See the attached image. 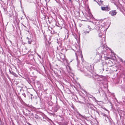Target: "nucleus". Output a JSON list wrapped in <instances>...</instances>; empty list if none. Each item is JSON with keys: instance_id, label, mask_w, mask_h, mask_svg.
I'll list each match as a JSON object with an SVG mask.
<instances>
[{"instance_id": "4be33fe9", "label": "nucleus", "mask_w": 125, "mask_h": 125, "mask_svg": "<svg viewBox=\"0 0 125 125\" xmlns=\"http://www.w3.org/2000/svg\"><path fill=\"white\" fill-rule=\"evenodd\" d=\"M80 103H81V104H84V103H83V102H80Z\"/></svg>"}, {"instance_id": "5701e85b", "label": "nucleus", "mask_w": 125, "mask_h": 125, "mask_svg": "<svg viewBox=\"0 0 125 125\" xmlns=\"http://www.w3.org/2000/svg\"><path fill=\"white\" fill-rule=\"evenodd\" d=\"M28 124L29 125H31L29 123H28Z\"/></svg>"}, {"instance_id": "ddd939ff", "label": "nucleus", "mask_w": 125, "mask_h": 125, "mask_svg": "<svg viewBox=\"0 0 125 125\" xmlns=\"http://www.w3.org/2000/svg\"><path fill=\"white\" fill-rule=\"evenodd\" d=\"M103 1L100 0V1H98L97 3L100 6L103 4Z\"/></svg>"}, {"instance_id": "0eeeda50", "label": "nucleus", "mask_w": 125, "mask_h": 125, "mask_svg": "<svg viewBox=\"0 0 125 125\" xmlns=\"http://www.w3.org/2000/svg\"><path fill=\"white\" fill-rule=\"evenodd\" d=\"M109 13L112 16H114L116 14L117 12L116 10H113L109 11Z\"/></svg>"}, {"instance_id": "1a4fd4ad", "label": "nucleus", "mask_w": 125, "mask_h": 125, "mask_svg": "<svg viewBox=\"0 0 125 125\" xmlns=\"http://www.w3.org/2000/svg\"><path fill=\"white\" fill-rule=\"evenodd\" d=\"M89 15L87 16L86 17L87 19L88 20H89L90 19L92 18V15L91 13H89Z\"/></svg>"}, {"instance_id": "39448f33", "label": "nucleus", "mask_w": 125, "mask_h": 125, "mask_svg": "<svg viewBox=\"0 0 125 125\" xmlns=\"http://www.w3.org/2000/svg\"><path fill=\"white\" fill-rule=\"evenodd\" d=\"M99 36L101 37H102V39H101V41L102 42V44H105V36L104 34H103L102 33H100L99 34Z\"/></svg>"}, {"instance_id": "f8f14e48", "label": "nucleus", "mask_w": 125, "mask_h": 125, "mask_svg": "<svg viewBox=\"0 0 125 125\" xmlns=\"http://www.w3.org/2000/svg\"><path fill=\"white\" fill-rule=\"evenodd\" d=\"M26 39L28 40V44H31V38H29L28 37H27L26 38Z\"/></svg>"}, {"instance_id": "b1692460", "label": "nucleus", "mask_w": 125, "mask_h": 125, "mask_svg": "<svg viewBox=\"0 0 125 125\" xmlns=\"http://www.w3.org/2000/svg\"><path fill=\"white\" fill-rule=\"evenodd\" d=\"M94 1H96L97 3V2H98L97 1H96V0H94Z\"/></svg>"}, {"instance_id": "f257e3e1", "label": "nucleus", "mask_w": 125, "mask_h": 125, "mask_svg": "<svg viewBox=\"0 0 125 125\" xmlns=\"http://www.w3.org/2000/svg\"><path fill=\"white\" fill-rule=\"evenodd\" d=\"M100 21H96L95 22V27L94 28L91 27L90 26L88 25L86 28V30L83 31V33L85 34L89 33L90 31L95 29L97 30H100V32L104 31V28L100 24Z\"/></svg>"}, {"instance_id": "f03ea898", "label": "nucleus", "mask_w": 125, "mask_h": 125, "mask_svg": "<svg viewBox=\"0 0 125 125\" xmlns=\"http://www.w3.org/2000/svg\"><path fill=\"white\" fill-rule=\"evenodd\" d=\"M92 67V65H89L88 66H86V67H83V69L81 68H80V69L78 68V69L80 70L81 71L84 73L85 76H88L89 75H90L89 73V72H90L89 71L92 70V69L93 68Z\"/></svg>"}, {"instance_id": "9b49d317", "label": "nucleus", "mask_w": 125, "mask_h": 125, "mask_svg": "<svg viewBox=\"0 0 125 125\" xmlns=\"http://www.w3.org/2000/svg\"><path fill=\"white\" fill-rule=\"evenodd\" d=\"M59 107L58 105H56V106L54 107V112H56L57 110L59 109Z\"/></svg>"}, {"instance_id": "6e6552de", "label": "nucleus", "mask_w": 125, "mask_h": 125, "mask_svg": "<svg viewBox=\"0 0 125 125\" xmlns=\"http://www.w3.org/2000/svg\"><path fill=\"white\" fill-rule=\"evenodd\" d=\"M101 115L105 117V119L106 121H109L110 120L107 115L104 113H101Z\"/></svg>"}, {"instance_id": "9d476101", "label": "nucleus", "mask_w": 125, "mask_h": 125, "mask_svg": "<svg viewBox=\"0 0 125 125\" xmlns=\"http://www.w3.org/2000/svg\"><path fill=\"white\" fill-rule=\"evenodd\" d=\"M67 64V65L66 66V68L67 69V72H70L71 71L70 67Z\"/></svg>"}, {"instance_id": "7ed1b4c3", "label": "nucleus", "mask_w": 125, "mask_h": 125, "mask_svg": "<svg viewBox=\"0 0 125 125\" xmlns=\"http://www.w3.org/2000/svg\"><path fill=\"white\" fill-rule=\"evenodd\" d=\"M89 77H92L93 78H94L97 81H102L103 79L102 77L103 76H99L97 74L94 73H91V74L88 76Z\"/></svg>"}, {"instance_id": "bb28decb", "label": "nucleus", "mask_w": 125, "mask_h": 125, "mask_svg": "<svg viewBox=\"0 0 125 125\" xmlns=\"http://www.w3.org/2000/svg\"><path fill=\"white\" fill-rule=\"evenodd\" d=\"M39 56V57L40 58H41V56Z\"/></svg>"}, {"instance_id": "f3484780", "label": "nucleus", "mask_w": 125, "mask_h": 125, "mask_svg": "<svg viewBox=\"0 0 125 125\" xmlns=\"http://www.w3.org/2000/svg\"><path fill=\"white\" fill-rule=\"evenodd\" d=\"M100 93V91L99 90H97V92H96V93Z\"/></svg>"}, {"instance_id": "dca6fc26", "label": "nucleus", "mask_w": 125, "mask_h": 125, "mask_svg": "<svg viewBox=\"0 0 125 125\" xmlns=\"http://www.w3.org/2000/svg\"><path fill=\"white\" fill-rule=\"evenodd\" d=\"M22 95H23V96H24L25 97H26V95L25 94V93H24L22 94Z\"/></svg>"}, {"instance_id": "412c9836", "label": "nucleus", "mask_w": 125, "mask_h": 125, "mask_svg": "<svg viewBox=\"0 0 125 125\" xmlns=\"http://www.w3.org/2000/svg\"><path fill=\"white\" fill-rule=\"evenodd\" d=\"M114 4L117 7H118L117 5L115 3H114Z\"/></svg>"}, {"instance_id": "cd10ccee", "label": "nucleus", "mask_w": 125, "mask_h": 125, "mask_svg": "<svg viewBox=\"0 0 125 125\" xmlns=\"http://www.w3.org/2000/svg\"><path fill=\"white\" fill-rule=\"evenodd\" d=\"M106 110V111H108V110Z\"/></svg>"}, {"instance_id": "393cba45", "label": "nucleus", "mask_w": 125, "mask_h": 125, "mask_svg": "<svg viewBox=\"0 0 125 125\" xmlns=\"http://www.w3.org/2000/svg\"><path fill=\"white\" fill-rule=\"evenodd\" d=\"M120 59L121 60V61L122 62V60L121 59Z\"/></svg>"}, {"instance_id": "6ab92c4d", "label": "nucleus", "mask_w": 125, "mask_h": 125, "mask_svg": "<svg viewBox=\"0 0 125 125\" xmlns=\"http://www.w3.org/2000/svg\"><path fill=\"white\" fill-rule=\"evenodd\" d=\"M9 72H10V74H12V72H11L10 70H9Z\"/></svg>"}, {"instance_id": "4468645a", "label": "nucleus", "mask_w": 125, "mask_h": 125, "mask_svg": "<svg viewBox=\"0 0 125 125\" xmlns=\"http://www.w3.org/2000/svg\"><path fill=\"white\" fill-rule=\"evenodd\" d=\"M12 74L16 77H17L18 76V75L13 72H12Z\"/></svg>"}, {"instance_id": "20e7f679", "label": "nucleus", "mask_w": 125, "mask_h": 125, "mask_svg": "<svg viewBox=\"0 0 125 125\" xmlns=\"http://www.w3.org/2000/svg\"><path fill=\"white\" fill-rule=\"evenodd\" d=\"M76 52H75L76 56V59L78 65H77V67H79V62L78 59V55L79 56H80L82 60L83 61V57L82 54V52H81V50L80 49H79L78 51L77 50V51H75Z\"/></svg>"}, {"instance_id": "aec40b11", "label": "nucleus", "mask_w": 125, "mask_h": 125, "mask_svg": "<svg viewBox=\"0 0 125 125\" xmlns=\"http://www.w3.org/2000/svg\"><path fill=\"white\" fill-rule=\"evenodd\" d=\"M88 104H89V105H90V104L89 103H88V104H87V105L88 106V107L89 108V106H88Z\"/></svg>"}, {"instance_id": "a878e982", "label": "nucleus", "mask_w": 125, "mask_h": 125, "mask_svg": "<svg viewBox=\"0 0 125 125\" xmlns=\"http://www.w3.org/2000/svg\"><path fill=\"white\" fill-rule=\"evenodd\" d=\"M69 1H72V0H69Z\"/></svg>"}, {"instance_id": "423d86ee", "label": "nucleus", "mask_w": 125, "mask_h": 125, "mask_svg": "<svg viewBox=\"0 0 125 125\" xmlns=\"http://www.w3.org/2000/svg\"><path fill=\"white\" fill-rule=\"evenodd\" d=\"M101 8L102 10L105 11H108L110 10V7L108 6L105 7H101Z\"/></svg>"}, {"instance_id": "a211bd4d", "label": "nucleus", "mask_w": 125, "mask_h": 125, "mask_svg": "<svg viewBox=\"0 0 125 125\" xmlns=\"http://www.w3.org/2000/svg\"><path fill=\"white\" fill-rule=\"evenodd\" d=\"M22 25L25 27V28H26V26H25L23 24H22Z\"/></svg>"}, {"instance_id": "2eb2a0df", "label": "nucleus", "mask_w": 125, "mask_h": 125, "mask_svg": "<svg viewBox=\"0 0 125 125\" xmlns=\"http://www.w3.org/2000/svg\"><path fill=\"white\" fill-rule=\"evenodd\" d=\"M65 61L66 62V63H67V64L68 65H69L70 63L71 62L72 60H71L70 61V62L69 63L68 61L66 59H65Z\"/></svg>"}]
</instances>
